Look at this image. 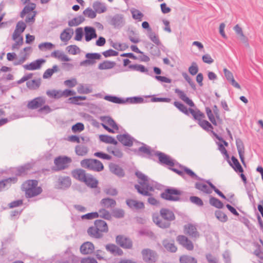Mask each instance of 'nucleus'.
I'll return each instance as SVG.
<instances>
[{
  "instance_id": "f257e3e1",
  "label": "nucleus",
  "mask_w": 263,
  "mask_h": 263,
  "mask_svg": "<svg viewBox=\"0 0 263 263\" xmlns=\"http://www.w3.org/2000/svg\"><path fill=\"white\" fill-rule=\"evenodd\" d=\"M152 218L153 222L158 227L166 229L170 227L171 222L175 219V216L171 210L162 208L160 211V215L158 213H154Z\"/></svg>"
},
{
  "instance_id": "f03ea898",
  "label": "nucleus",
  "mask_w": 263,
  "mask_h": 263,
  "mask_svg": "<svg viewBox=\"0 0 263 263\" xmlns=\"http://www.w3.org/2000/svg\"><path fill=\"white\" fill-rule=\"evenodd\" d=\"M88 235L93 238L100 239L103 237L104 233L108 232L107 223L103 220L97 219L94 222V226L87 229Z\"/></svg>"
},
{
  "instance_id": "7ed1b4c3",
  "label": "nucleus",
  "mask_w": 263,
  "mask_h": 263,
  "mask_svg": "<svg viewBox=\"0 0 263 263\" xmlns=\"http://www.w3.org/2000/svg\"><path fill=\"white\" fill-rule=\"evenodd\" d=\"M37 185L38 181L36 180H28L22 184L21 190L24 192L26 198L34 197L42 193V188Z\"/></svg>"
},
{
  "instance_id": "20e7f679",
  "label": "nucleus",
  "mask_w": 263,
  "mask_h": 263,
  "mask_svg": "<svg viewBox=\"0 0 263 263\" xmlns=\"http://www.w3.org/2000/svg\"><path fill=\"white\" fill-rule=\"evenodd\" d=\"M182 192L174 187H168L164 190L161 193L160 197L162 199L172 201H185L180 196L182 195Z\"/></svg>"
},
{
  "instance_id": "39448f33",
  "label": "nucleus",
  "mask_w": 263,
  "mask_h": 263,
  "mask_svg": "<svg viewBox=\"0 0 263 263\" xmlns=\"http://www.w3.org/2000/svg\"><path fill=\"white\" fill-rule=\"evenodd\" d=\"M81 166L86 169L93 172H99L104 170L102 163L95 159H85L80 162Z\"/></svg>"
},
{
  "instance_id": "423d86ee",
  "label": "nucleus",
  "mask_w": 263,
  "mask_h": 263,
  "mask_svg": "<svg viewBox=\"0 0 263 263\" xmlns=\"http://www.w3.org/2000/svg\"><path fill=\"white\" fill-rule=\"evenodd\" d=\"M33 164L27 163L24 165L13 167L11 169V172L16 176L24 177L28 175L33 167Z\"/></svg>"
},
{
  "instance_id": "0eeeda50",
  "label": "nucleus",
  "mask_w": 263,
  "mask_h": 263,
  "mask_svg": "<svg viewBox=\"0 0 263 263\" xmlns=\"http://www.w3.org/2000/svg\"><path fill=\"white\" fill-rule=\"evenodd\" d=\"M143 261L147 263H155L157 261L159 255L156 251L148 248L144 249L141 251Z\"/></svg>"
},
{
  "instance_id": "6e6552de",
  "label": "nucleus",
  "mask_w": 263,
  "mask_h": 263,
  "mask_svg": "<svg viewBox=\"0 0 263 263\" xmlns=\"http://www.w3.org/2000/svg\"><path fill=\"white\" fill-rule=\"evenodd\" d=\"M213 109L215 117L212 113V110L210 109V108L208 107H205V111L209 120L214 125L216 126L217 125L216 120L218 121V122L221 123L222 122V119L220 117L219 110L216 105H214Z\"/></svg>"
},
{
  "instance_id": "1a4fd4ad",
  "label": "nucleus",
  "mask_w": 263,
  "mask_h": 263,
  "mask_svg": "<svg viewBox=\"0 0 263 263\" xmlns=\"http://www.w3.org/2000/svg\"><path fill=\"white\" fill-rule=\"evenodd\" d=\"M184 233L189 236L194 241L196 240L200 237V233L198 231L196 226L192 223H187L183 227Z\"/></svg>"
},
{
  "instance_id": "9d476101",
  "label": "nucleus",
  "mask_w": 263,
  "mask_h": 263,
  "mask_svg": "<svg viewBox=\"0 0 263 263\" xmlns=\"http://www.w3.org/2000/svg\"><path fill=\"white\" fill-rule=\"evenodd\" d=\"M72 160L70 157L67 156H59L55 158L54 163L57 168L55 171L64 170L68 167V164L71 162Z\"/></svg>"
},
{
  "instance_id": "9b49d317",
  "label": "nucleus",
  "mask_w": 263,
  "mask_h": 263,
  "mask_svg": "<svg viewBox=\"0 0 263 263\" xmlns=\"http://www.w3.org/2000/svg\"><path fill=\"white\" fill-rule=\"evenodd\" d=\"M133 151L138 155L146 157L148 158H151L154 155L155 152H156L152 149L150 146L144 143H142V145L139 147L138 149H135Z\"/></svg>"
},
{
  "instance_id": "f8f14e48",
  "label": "nucleus",
  "mask_w": 263,
  "mask_h": 263,
  "mask_svg": "<svg viewBox=\"0 0 263 263\" xmlns=\"http://www.w3.org/2000/svg\"><path fill=\"white\" fill-rule=\"evenodd\" d=\"M154 155L158 157L159 161L160 164H165L171 167L174 165V160L170 156L165 154L159 151H156L155 152Z\"/></svg>"
},
{
  "instance_id": "ddd939ff",
  "label": "nucleus",
  "mask_w": 263,
  "mask_h": 263,
  "mask_svg": "<svg viewBox=\"0 0 263 263\" xmlns=\"http://www.w3.org/2000/svg\"><path fill=\"white\" fill-rule=\"evenodd\" d=\"M109 23L115 28H121L125 24L123 15L121 14H116L114 16H111Z\"/></svg>"
},
{
  "instance_id": "4468645a",
  "label": "nucleus",
  "mask_w": 263,
  "mask_h": 263,
  "mask_svg": "<svg viewBox=\"0 0 263 263\" xmlns=\"http://www.w3.org/2000/svg\"><path fill=\"white\" fill-rule=\"evenodd\" d=\"M176 240L180 245L187 250L192 251L194 249V245L192 241L185 235H178L176 237Z\"/></svg>"
},
{
  "instance_id": "2eb2a0df",
  "label": "nucleus",
  "mask_w": 263,
  "mask_h": 263,
  "mask_svg": "<svg viewBox=\"0 0 263 263\" xmlns=\"http://www.w3.org/2000/svg\"><path fill=\"white\" fill-rule=\"evenodd\" d=\"M116 243L124 249H129L133 247L132 240L123 235H118L116 238Z\"/></svg>"
},
{
  "instance_id": "dca6fc26",
  "label": "nucleus",
  "mask_w": 263,
  "mask_h": 263,
  "mask_svg": "<svg viewBox=\"0 0 263 263\" xmlns=\"http://www.w3.org/2000/svg\"><path fill=\"white\" fill-rule=\"evenodd\" d=\"M71 184V179L68 176H60L56 182L57 189L65 190Z\"/></svg>"
},
{
  "instance_id": "f3484780",
  "label": "nucleus",
  "mask_w": 263,
  "mask_h": 263,
  "mask_svg": "<svg viewBox=\"0 0 263 263\" xmlns=\"http://www.w3.org/2000/svg\"><path fill=\"white\" fill-rule=\"evenodd\" d=\"M117 140L124 146L131 147L134 141V138L127 133L118 135Z\"/></svg>"
},
{
  "instance_id": "a211bd4d",
  "label": "nucleus",
  "mask_w": 263,
  "mask_h": 263,
  "mask_svg": "<svg viewBox=\"0 0 263 263\" xmlns=\"http://www.w3.org/2000/svg\"><path fill=\"white\" fill-rule=\"evenodd\" d=\"M86 60L82 61L80 63L81 66L85 64H88L92 65L96 63L95 60H100L101 58V55L99 53H87L85 55Z\"/></svg>"
},
{
  "instance_id": "6ab92c4d",
  "label": "nucleus",
  "mask_w": 263,
  "mask_h": 263,
  "mask_svg": "<svg viewBox=\"0 0 263 263\" xmlns=\"http://www.w3.org/2000/svg\"><path fill=\"white\" fill-rule=\"evenodd\" d=\"M45 102V99L43 97H36L28 102L27 104V107L31 109H35L38 108H41V107L43 104H44Z\"/></svg>"
},
{
  "instance_id": "aec40b11",
  "label": "nucleus",
  "mask_w": 263,
  "mask_h": 263,
  "mask_svg": "<svg viewBox=\"0 0 263 263\" xmlns=\"http://www.w3.org/2000/svg\"><path fill=\"white\" fill-rule=\"evenodd\" d=\"M236 145L237 149L239 154V156L241 162L242 164L246 166V162L245 161V146L242 141L240 138L236 139Z\"/></svg>"
},
{
  "instance_id": "412c9836",
  "label": "nucleus",
  "mask_w": 263,
  "mask_h": 263,
  "mask_svg": "<svg viewBox=\"0 0 263 263\" xmlns=\"http://www.w3.org/2000/svg\"><path fill=\"white\" fill-rule=\"evenodd\" d=\"M69 261H71L72 263H98L97 260L93 257H88L80 259L78 256H75L73 254H71L69 257Z\"/></svg>"
},
{
  "instance_id": "4be33fe9",
  "label": "nucleus",
  "mask_w": 263,
  "mask_h": 263,
  "mask_svg": "<svg viewBox=\"0 0 263 263\" xmlns=\"http://www.w3.org/2000/svg\"><path fill=\"white\" fill-rule=\"evenodd\" d=\"M143 187L140 186L138 184L135 185V188L137 190L138 192L143 195L146 196H150L152 195V194L150 193L148 191H154L153 187L150 185V184H146L144 186H142Z\"/></svg>"
},
{
  "instance_id": "5701e85b",
  "label": "nucleus",
  "mask_w": 263,
  "mask_h": 263,
  "mask_svg": "<svg viewBox=\"0 0 263 263\" xmlns=\"http://www.w3.org/2000/svg\"><path fill=\"white\" fill-rule=\"evenodd\" d=\"M110 171L119 178L123 177L125 176V172L123 169L119 165L114 163H110L109 165Z\"/></svg>"
},
{
  "instance_id": "b1692460",
  "label": "nucleus",
  "mask_w": 263,
  "mask_h": 263,
  "mask_svg": "<svg viewBox=\"0 0 263 263\" xmlns=\"http://www.w3.org/2000/svg\"><path fill=\"white\" fill-rule=\"evenodd\" d=\"M87 174L85 170L81 168L75 169L71 172L72 177L82 182L85 180Z\"/></svg>"
},
{
  "instance_id": "393cba45",
  "label": "nucleus",
  "mask_w": 263,
  "mask_h": 263,
  "mask_svg": "<svg viewBox=\"0 0 263 263\" xmlns=\"http://www.w3.org/2000/svg\"><path fill=\"white\" fill-rule=\"evenodd\" d=\"M80 250L81 253L83 254H90L93 252L95 247L92 242L86 241L81 246Z\"/></svg>"
},
{
  "instance_id": "a878e982",
  "label": "nucleus",
  "mask_w": 263,
  "mask_h": 263,
  "mask_svg": "<svg viewBox=\"0 0 263 263\" xmlns=\"http://www.w3.org/2000/svg\"><path fill=\"white\" fill-rule=\"evenodd\" d=\"M46 61L44 59H37L28 65H24L25 69L27 70H36L40 69L43 64L45 63Z\"/></svg>"
},
{
  "instance_id": "bb28decb",
  "label": "nucleus",
  "mask_w": 263,
  "mask_h": 263,
  "mask_svg": "<svg viewBox=\"0 0 263 263\" xmlns=\"http://www.w3.org/2000/svg\"><path fill=\"white\" fill-rule=\"evenodd\" d=\"M162 243L165 249L168 252L175 253L177 250V247L175 246L174 240H170L165 239L162 241Z\"/></svg>"
},
{
  "instance_id": "cd10ccee",
  "label": "nucleus",
  "mask_w": 263,
  "mask_h": 263,
  "mask_svg": "<svg viewBox=\"0 0 263 263\" xmlns=\"http://www.w3.org/2000/svg\"><path fill=\"white\" fill-rule=\"evenodd\" d=\"M126 203L128 206L132 209L138 210L144 208V205L142 202L134 199H128L126 200Z\"/></svg>"
},
{
  "instance_id": "c85d7f7f",
  "label": "nucleus",
  "mask_w": 263,
  "mask_h": 263,
  "mask_svg": "<svg viewBox=\"0 0 263 263\" xmlns=\"http://www.w3.org/2000/svg\"><path fill=\"white\" fill-rule=\"evenodd\" d=\"M85 38L86 42H89L92 39L96 38L97 35L96 30L92 27L86 26L84 28Z\"/></svg>"
},
{
  "instance_id": "c756f323",
  "label": "nucleus",
  "mask_w": 263,
  "mask_h": 263,
  "mask_svg": "<svg viewBox=\"0 0 263 263\" xmlns=\"http://www.w3.org/2000/svg\"><path fill=\"white\" fill-rule=\"evenodd\" d=\"M175 93H176L178 96H179V98L182 100L183 101H184L185 103H186L188 105H189L190 107H194L195 104L192 101V100H191L190 98H189L184 93V92L178 88H176L175 90Z\"/></svg>"
},
{
  "instance_id": "7c9ffc66",
  "label": "nucleus",
  "mask_w": 263,
  "mask_h": 263,
  "mask_svg": "<svg viewBox=\"0 0 263 263\" xmlns=\"http://www.w3.org/2000/svg\"><path fill=\"white\" fill-rule=\"evenodd\" d=\"M100 204L104 209H111L115 207L117 203L114 199L105 198L101 200Z\"/></svg>"
},
{
  "instance_id": "2f4dec72",
  "label": "nucleus",
  "mask_w": 263,
  "mask_h": 263,
  "mask_svg": "<svg viewBox=\"0 0 263 263\" xmlns=\"http://www.w3.org/2000/svg\"><path fill=\"white\" fill-rule=\"evenodd\" d=\"M232 162L229 160L228 161L229 165L235 170L236 172L242 173L243 172V168L239 162L238 159L234 156L231 157Z\"/></svg>"
},
{
  "instance_id": "473e14b6",
  "label": "nucleus",
  "mask_w": 263,
  "mask_h": 263,
  "mask_svg": "<svg viewBox=\"0 0 263 263\" xmlns=\"http://www.w3.org/2000/svg\"><path fill=\"white\" fill-rule=\"evenodd\" d=\"M106 250L114 255H122L123 254V251L117 246L110 243L105 246Z\"/></svg>"
},
{
  "instance_id": "72a5a7b5",
  "label": "nucleus",
  "mask_w": 263,
  "mask_h": 263,
  "mask_svg": "<svg viewBox=\"0 0 263 263\" xmlns=\"http://www.w3.org/2000/svg\"><path fill=\"white\" fill-rule=\"evenodd\" d=\"M88 187L96 188L98 186V181L91 174H88L85 180L83 182Z\"/></svg>"
},
{
  "instance_id": "f704fd0d",
  "label": "nucleus",
  "mask_w": 263,
  "mask_h": 263,
  "mask_svg": "<svg viewBox=\"0 0 263 263\" xmlns=\"http://www.w3.org/2000/svg\"><path fill=\"white\" fill-rule=\"evenodd\" d=\"M73 33V29L67 28L61 33L60 39L63 42H67L71 38Z\"/></svg>"
},
{
  "instance_id": "c9c22d12",
  "label": "nucleus",
  "mask_w": 263,
  "mask_h": 263,
  "mask_svg": "<svg viewBox=\"0 0 263 263\" xmlns=\"http://www.w3.org/2000/svg\"><path fill=\"white\" fill-rule=\"evenodd\" d=\"M190 113L193 116L194 120L200 122L202 119L205 118L204 114L199 109H196L194 110L191 108H189Z\"/></svg>"
},
{
  "instance_id": "e433bc0d",
  "label": "nucleus",
  "mask_w": 263,
  "mask_h": 263,
  "mask_svg": "<svg viewBox=\"0 0 263 263\" xmlns=\"http://www.w3.org/2000/svg\"><path fill=\"white\" fill-rule=\"evenodd\" d=\"M0 258L4 259V261H10L12 259V257L9 254L8 249L3 246L0 250Z\"/></svg>"
},
{
  "instance_id": "4c0bfd02",
  "label": "nucleus",
  "mask_w": 263,
  "mask_h": 263,
  "mask_svg": "<svg viewBox=\"0 0 263 263\" xmlns=\"http://www.w3.org/2000/svg\"><path fill=\"white\" fill-rule=\"evenodd\" d=\"M180 167L181 170H183L184 172L187 175L191 177L193 179H195L197 180L203 181L205 180L198 177L193 171L191 169L181 165H179Z\"/></svg>"
},
{
  "instance_id": "58836bf2",
  "label": "nucleus",
  "mask_w": 263,
  "mask_h": 263,
  "mask_svg": "<svg viewBox=\"0 0 263 263\" xmlns=\"http://www.w3.org/2000/svg\"><path fill=\"white\" fill-rule=\"evenodd\" d=\"M100 141L107 144H118V142L112 137L106 135H101L99 136Z\"/></svg>"
},
{
  "instance_id": "ea45409f",
  "label": "nucleus",
  "mask_w": 263,
  "mask_h": 263,
  "mask_svg": "<svg viewBox=\"0 0 263 263\" xmlns=\"http://www.w3.org/2000/svg\"><path fill=\"white\" fill-rule=\"evenodd\" d=\"M195 187L196 189L207 194H210L212 192L211 188L210 189L207 185L201 182H196L195 184Z\"/></svg>"
},
{
  "instance_id": "a19ab883",
  "label": "nucleus",
  "mask_w": 263,
  "mask_h": 263,
  "mask_svg": "<svg viewBox=\"0 0 263 263\" xmlns=\"http://www.w3.org/2000/svg\"><path fill=\"white\" fill-rule=\"evenodd\" d=\"M41 79L40 78L37 80H32L28 81L26 83V85L29 89L35 90L38 89L41 85Z\"/></svg>"
},
{
  "instance_id": "79ce46f5",
  "label": "nucleus",
  "mask_w": 263,
  "mask_h": 263,
  "mask_svg": "<svg viewBox=\"0 0 263 263\" xmlns=\"http://www.w3.org/2000/svg\"><path fill=\"white\" fill-rule=\"evenodd\" d=\"M93 8L96 12L102 13L106 11V8L104 4L99 2H95L93 4Z\"/></svg>"
},
{
  "instance_id": "37998d69",
  "label": "nucleus",
  "mask_w": 263,
  "mask_h": 263,
  "mask_svg": "<svg viewBox=\"0 0 263 263\" xmlns=\"http://www.w3.org/2000/svg\"><path fill=\"white\" fill-rule=\"evenodd\" d=\"M116 64L115 62L104 61L99 64L98 69L100 70L111 69L115 66Z\"/></svg>"
},
{
  "instance_id": "c03bdc74",
  "label": "nucleus",
  "mask_w": 263,
  "mask_h": 263,
  "mask_svg": "<svg viewBox=\"0 0 263 263\" xmlns=\"http://www.w3.org/2000/svg\"><path fill=\"white\" fill-rule=\"evenodd\" d=\"M146 102L144 99L141 97H133L127 98L124 100V103H128L130 104H139Z\"/></svg>"
},
{
  "instance_id": "a18cd8bd",
  "label": "nucleus",
  "mask_w": 263,
  "mask_h": 263,
  "mask_svg": "<svg viewBox=\"0 0 263 263\" xmlns=\"http://www.w3.org/2000/svg\"><path fill=\"white\" fill-rule=\"evenodd\" d=\"M85 21V18L82 15H79L68 21V25L70 27L77 26L83 23Z\"/></svg>"
},
{
  "instance_id": "49530a36",
  "label": "nucleus",
  "mask_w": 263,
  "mask_h": 263,
  "mask_svg": "<svg viewBox=\"0 0 263 263\" xmlns=\"http://www.w3.org/2000/svg\"><path fill=\"white\" fill-rule=\"evenodd\" d=\"M135 175L138 179L141 180V181L139 182L141 185L144 186L145 184L149 183V180L147 176L145 175L142 172L137 171L135 173Z\"/></svg>"
},
{
  "instance_id": "de8ad7c7",
  "label": "nucleus",
  "mask_w": 263,
  "mask_h": 263,
  "mask_svg": "<svg viewBox=\"0 0 263 263\" xmlns=\"http://www.w3.org/2000/svg\"><path fill=\"white\" fill-rule=\"evenodd\" d=\"M234 30L236 32V34L239 36L240 40L243 43H247L248 42L247 37L244 35L242 28L239 26V25H236L234 27Z\"/></svg>"
},
{
  "instance_id": "09e8293b",
  "label": "nucleus",
  "mask_w": 263,
  "mask_h": 263,
  "mask_svg": "<svg viewBox=\"0 0 263 263\" xmlns=\"http://www.w3.org/2000/svg\"><path fill=\"white\" fill-rule=\"evenodd\" d=\"M104 99L105 100L117 104H124V99L114 96L106 95Z\"/></svg>"
},
{
  "instance_id": "8fccbe9b",
  "label": "nucleus",
  "mask_w": 263,
  "mask_h": 263,
  "mask_svg": "<svg viewBox=\"0 0 263 263\" xmlns=\"http://www.w3.org/2000/svg\"><path fill=\"white\" fill-rule=\"evenodd\" d=\"M36 5L34 3H30L24 7L20 14V16L23 18L25 14L29 13L35 9Z\"/></svg>"
},
{
  "instance_id": "3c124183",
  "label": "nucleus",
  "mask_w": 263,
  "mask_h": 263,
  "mask_svg": "<svg viewBox=\"0 0 263 263\" xmlns=\"http://www.w3.org/2000/svg\"><path fill=\"white\" fill-rule=\"evenodd\" d=\"M209 203L212 206L217 209H222L223 207V203L220 200L214 197H210Z\"/></svg>"
},
{
  "instance_id": "603ef678",
  "label": "nucleus",
  "mask_w": 263,
  "mask_h": 263,
  "mask_svg": "<svg viewBox=\"0 0 263 263\" xmlns=\"http://www.w3.org/2000/svg\"><path fill=\"white\" fill-rule=\"evenodd\" d=\"M174 105L180 111L184 113L187 116L190 115L189 108L188 109L186 106L180 102L175 101L174 102Z\"/></svg>"
},
{
  "instance_id": "864d4df0",
  "label": "nucleus",
  "mask_w": 263,
  "mask_h": 263,
  "mask_svg": "<svg viewBox=\"0 0 263 263\" xmlns=\"http://www.w3.org/2000/svg\"><path fill=\"white\" fill-rule=\"evenodd\" d=\"M128 68L135 71H140L141 72L147 73L148 69L143 65L140 64L129 65Z\"/></svg>"
},
{
  "instance_id": "5fc2aeb1",
  "label": "nucleus",
  "mask_w": 263,
  "mask_h": 263,
  "mask_svg": "<svg viewBox=\"0 0 263 263\" xmlns=\"http://www.w3.org/2000/svg\"><path fill=\"white\" fill-rule=\"evenodd\" d=\"M58 70V66L57 65H54L52 68H48L44 72L43 78L44 79H48L52 76L53 73L57 72Z\"/></svg>"
},
{
  "instance_id": "6e6d98bb",
  "label": "nucleus",
  "mask_w": 263,
  "mask_h": 263,
  "mask_svg": "<svg viewBox=\"0 0 263 263\" xmlns=\"http://www.w3.org/2000/svg\"><path fill=\"white\" fill-rule=\"evenodd\" d=\"M88 151L87 147L84 145H77L75 147L76 153L79 156H83L86 155L88 153Z\"/></svg>"
},
{
  "instance_id": "4d7b16f0",
  "label": "nucleus",
  "mask_w": 263,
  "mask_h": 263,
  "mask_svg": "<svg viewBox=\"0 0 263 263\" xmlns=\"http://www.w3.org/2000/svg\"><path fill=\"white\" fill-rule=\"evenodd\" d=\"M111 216L116 218H122L125 216V212L122 209H114L111 211Z\"/></svg>"
},
{
  "instance_id": "13d9d810",
  "label": "nucleus",
  "mask_w": 263,
  "mask_h": 263,
  "mask_svg": "<svg viewBox=\"0 0 263 263\" xmlns=\"http://www.w3.org/2000/svg\"><path fill=\"white\" fill-rule=\"evenodd\" d=\"M46 95L50 98L58 99L61 98V90H57L55 89L48 90L46 91Z\"/></svg>"
},
{
  "instance_id": "bf43d9fd",
  "label": "nucleus",
  "mask_w": 263,
  "mask_h": 263,
  "mask_svg": "<svg viewBox=\"0 0 263 263\" xmlns=\"http://www.w3.org/2000/svg\"><path fill=\"white\" fill-rule=\"evenodd\" d=\"M215 215L216 217L222 222H226L228 220L227 215L221 211H216Z\"/></svg>"
},
{
  "instance_id": "052dcab7",
  "label": "nucleus",
  "mask_w": 263,
  "mask_h": 263,
  "mask_svg": "<svg viewBox=\"0 0 263 263\" xmlns=\"http://www.w3.org/2000/svg\"><path fill=\"white\" fill-rule=\"evenodd\" d=\"M147 35L149 39L157 46L161 44V42L158 36L156 35L154 32L152 31V30L148 32Z\"/></svg>"
},
{
  "instance_id": "680f3d73",
  "label": "nucleus",
  "mask_w": 263,
  "mask_h": 263,
  "mask_svg": "<svg viewBox=\"0 0 263 263\" xmlns=\"http://www.w3.org/2000/svg\"><path fill=\"white\" fill-rule=\"evenodd\" d=\"M180 263H197V260L193 257L183 255L180 257Z\"/></svg>"
},
{
  "instance_id": "e2e57ef3",
  "label": "nucleus",
  "mask_w": 263,
  "mask_h": 263,
  "mask_svg": "<svg viewBox=\"0 0 263 263\" xmlns=\"http://www.w3.org/2000/svg\"><path fill=\"white\" fill-rule=\"evenodd\" d=\"M205 182L209 184L210 187L214 191V192L218 194L222 198L228 200L225 195L219 190L210 180H206Z\"/></svg>"
},
{
  "instance_id": "0e129e2a",
  "label": "nucleus",
  "mask_w": 263,
  "mask_h": 263,
  "mask_svg": "<svg viewBox=\"0 0 263 263\" xmlns=\"http://www.w3.org/2000/svg\"><path fill=\"white\" fill-rule=\"evenodd\" d=\"M77 91L80 94H88L92 92V90L89 87H85L83 84H80L77 88Z\"/></svg>"
},
{
  "instance_id": "69168bd1",
  "label": "nucleus",
  "mask_w": 263,
  "mask_h": 263,
  "mask_svg": "<svg viewBox=\"0 0 263 263\" xmlns=\"http://www.w3.org/2000/svg\"><path fill=\"white\" fill-rule=\"evenodd\" d=\"M198 124L206 131H209L213 129V127L212 124L206 120H202L200 122H198Z\"/></svg>"
},
{
  "instance_id": "338daca9",
  "label": "nucleus",
  "mask_w": 263,
  "mask_h": 263,
  "mask_svg": "<svg viewBox=\"0 0 263 263\" xmlns=\"http://www.w3.org/2000/svg\"><path fill=\"white\" fill-rule=\"evenodd\" d=\"M100 216L106 220H110L111 219V214H110L105 209L102 208L99 211Z\"/></svg>"
},
{
  "instance_id": "774afa93",
  "label": "nucleus",
  "mask_w": 263,
  "mask_h": 263,
  "mask_svg": "<svg viewBox=\"0 0 263 263\" xmlns=\"http://www.w3.org/2000/svg\"><path fill=\"white\" fill-rule=\"evenodd\" d=\"M83 14L90 18H94L97 14L95 11L92 10L90 8H87L85 9L83 12Z\"/></svg>"
}]
</instances>
